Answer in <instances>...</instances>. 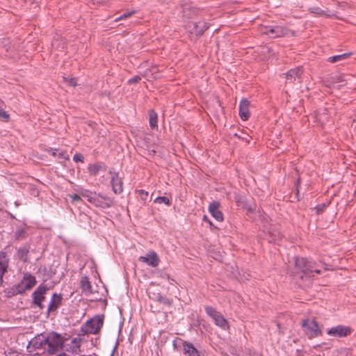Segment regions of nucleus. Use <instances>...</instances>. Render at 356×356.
Listing matches in <instances>:
<instances>
[{
	"mask_svg": "<svg viewBox=\"0 0 356 356\" xmlns=\"http://www.w3.org/2000/svg\"><path fill=\"white\" fill-rule=\"evenodd\" d=\"M68 337L62 336L60 334L51 331L46 334L47 355H53L62 350L65 343L69 339Z\"/></svg>",
	"mask_w": 356,
	"mask_h": 356,
	"instance_id": "obj_1",
	"label": "nucleus"
},
{
	"mask_svg": "<svg viewBox=\"0 0 356 356\" xmlns=\"http://www.w3.org/2000/svg\"><path fill=\"white\" fill-rule=\"evenodd\" d=\"M294 266L297 273H301L309 277L314 276V273L320 274L321 272L315 261L305 257H295Z\"/></svg>",
	"mask_w": 356,
	"mask_h": 356,
	"instance_id": "obj_2",
	"label": "nucleus"
},
{
	"mask_svg": "<svg viewBox=\"0 0 356 356\" xmlns=\"http://www.w3.org/2000/svg\"><path fill=\"white\" fill-rule=\"evenodd\" d=\"M46 333L37 334L29 342L27 351L32 355L47 354Z\"/></svg>",
	"mask_w": 356,
	"mask_h": 356,
	"instance_id": "obj_3",
	"label": "nucleus"
},
{
	"mask_svg": "<svg viewBox=\"0 0 356 356\" xmlns=\"http://www.w3.org/2000/svg\"><path fill=\"white\" fill-rule=\"evenodd\" d=\"M259 31L261 34L268 35L272 38L294 35L293 31L280 25L261 26Z\"/></svg>",
	"mask_w": 356,
	"mask_h": 356,
	"instance_id": "obj_4",
	"label": "nucleus"
},
{
	"mask_svg": "<svg viewBox=\"0 0 356 356\" xmlns=\"http://www.w3.org/2000/svg\"><path fill=\"white\" fill-rule=\"evenodd\" d=\"M103 325L104 315H97L83 323L80 330V335L97 334L100 332Z\"/></svg>",
	"mask_w": 356,
	"mask_h": 356,
	"instance_id": "obj_5",
	"label": "nucleus"
},
{
	"mask_svg": "<svg viewBox=\"0 0 356 356\" xmlns=\"http://www.w3.org/2000/svg\"><path fill=\"white\" fill-rule=\"evenodd\" d=\"M149 298L153 301L150 309L154 314L160 313L165 307H170L173 304L172 298L164 296L160 293H152Z\"/></svg>",
	"mask_w": 356,
	"mask_h": 356,
	"instance_id": "obj_6",
	"label": "nucleus"
},
{
	"mask_svg": "<svg viewBox=\"0 0 356 356\" xmlns=\"http://www.w3.org/2000/svg\"><path fill=\"white\" fill-rule=\"evenodd\" d=\"M301 327L304 333L309 339L316 338L323 334L321 328L315 319H302Z\"/></svg>",
	"mask_w": 356,
	"mask_h": 356,
	"instance_id": "obj_7",
	"label": "nucleus"
},
{
	"mask_svg": "<svg viewBox=\"0 0 356 356\" xmlns=\"http://www.w3.org/2000/svg\"><path fill=\"white\" fill-rule=\"evenodd\" d=\"M206 314L211 317L216 326L222 330H227L229 328L228 321L214 307L207 305L204 307Z\"/></svg>",
	"mask_w": 356,
	"mask_h": 356,
	"instance_id": "obj_8",
	"label": "nucleus"
},
{
	"mask_svg": "<svg viewBox=\"0 0 356 356\" xmlns=\"http://www.w3.org/2000/svg\"><path fill=\"white\" fill-rule=\"evenodd\" d=\"M36 279L31 274L26 273L24 274L21 282L14 285L18 294H22L26 291L31 289L36 284Z\"/></svg>",
	"mask_w": 356,
	"mask_h": 356,
	"instance_id": "obj_9",
	"label": "nucleus"
},
{
	"mask_svg": "<svg viewBox=\"0 0 356 356\" xmlns=\"http://www.w3.org/2000/svg\"><path fill=\"white\" fill-rule=\"evenodd\" d=\"M49 288L43 284H40L38 288L32 293V306H36L40 309L44 308L42 302L45 300V295Z\"/></svg>",
	"mask_w": 356,
	"mask_h": 356,
	"instance_id": "obj_10",
	"label": "nucleus"
},
{
	"mask_svg": "<svg viewBox=\"0 0 356 356\" xmlns=\"http://www.w3.org/2000/svg\"><path fill=\"white\" fill-rule=\"evenodd\" d=\"M353 332V330L350 326L343 325H338L332 327L327 330V334L331 337L339 338L346 337L350 336Z\"/></svg>",
	"mask_w": 356,
	"mask_h": 356,
	"instance_id": "obj_11",
	"label": "nucleus"
},
{
	"mask_svg": "<svg viewBox=\"0 0 356 356\" xmlns=\"http://www.w3.org/2000/svg\"><path fill=\"white\" fill-rule=\"evenodd\" d=\"M179 341L183 347V354L186 356H200V352L191 342L177 338L173 341L174 348H177L176 342Z\"/></svg>",
	"mask_w": 356,
	"mask_h": 356,
	"instance_id": "obj_12",
	"label": "nucleus"
},
{
	"mask_svg": "<svg viewBox=\"0 0 356 356\" xmlns=\"http://www.w3.org/2000/svg\"><path fill=\"white\" fill-rule=\"evenodd\" d=\"M187 27L191 33L197 36H201L209 29V26L204 21H199L197 22H188Z\"/></svg>",
	"mask_w": 356,
	"mask_h": 356,
	"instance_id": "obj_13",
	"label": "nucleus"
},
{
	"mask_svg": "<svg viewBox=\"0 0 356 356\" xmlns=\"http://www.w3.org/2000/svg\"><path fill=\"white\" fill-rule=\"evenodd\" d=\"M109 174L111 175V184L113 191L115 194L122 193L123 191V181L122 177L119 176L118 172H114L113 170H109Z\"/></svg>",
	"mask_w": 356,
	"mask_h": 356,
	"instance_id": "obj_14",
	"label": "nucleus"
},
{
	"mask_svg": "<svg viewBox=\"0 0 356 356\" xmlns=\"http://www.w3.org/2000/svg\"><path fill=\"white\" fill-rule=\"evenodd\" d=\"M138 260L153 268L157 267L160 262L157 253L154 250L149 251L146 256H140Z\"/></svg>",
	"mask_w": 356,
	"mask_h": 356,
	"instance_id": "obj_15",
	"label": "nucleus"
},
{
	"mask_svg": "<svg viewBox=\"0 0 356 356\" xmlns=\"http://www.w3.org/2000/svg\"><path fill=\"white\" fill-rule=\"evenodd\" d=\"M303 73V68L301 66L291 69L286 73L282 74L286 79V83H294L296 80H299Z\"/></svg>",
	"mask_w": 356,
	"mask_h": 356,
	"instance_id": "obj_16",
	"label": "nucleus"
},
{
	"mask_svg": "<svg viewBox=\"0 0 356 356\" xmlns=\"http://www.w3.org/2000/svg\"><path fill=\"white\" fill-rule=\"evenodd\" d=\"M63 295L61 293H54L51 298L49 304L47 308V314H49L51 312H56V310L62 305L63 304Z\"/></svg>",
	"mask_w": 356,
	"mask_h": 356,
	"instance_id": "obj_17",
	"label": "nucleus"
},
{
	"mask_svg": "<svg viewBox=\"0 0 356 356\" xmlns=\"http://www.w3.org/2000/svg\"><path fill=\"white\" fill-rule=\"evenodd\" d=\"M250 102L247 99H242L238 106L239 116L243 121L248 120L250 115L249 111Z\"/></svg>",
	"mask_w": 356,
	"mask_h": 356,
	"instance_id": "obj_18",
	"label": "nucleus"
},
{
	"mask_svg": "<svg viewBox=\"0 0 356 356\" xmlns=\"http://www.w3.org/2000/svg\"><path fill=\"white\" fill-rule=\"evenodd\" d=\"M220 203L218 202H213L209 206V211L211 216L218 221L222 222L224 219L222 211L219 209Z\"/></svg>",
	"mask_w": 356,
	"mask_h": 356,
	"instance_id": "obj_19",
	"label": "nucleus"
},
{
	"mask_svg": "<svg viewBox=\"0 0 356 356\" xmlns=\"http://www.w3.org/2000/svg\"><path fill=\"white\" fill-rule=\"evenodd\" d=\"M8 261L6 253L0 252V286L3 284V277L7 272Z\"/></svg>",
	"mask_w": 356,
	"mask_h": 356,
	"instance_id": "obj_20",
	"label": "nucleus"
},
{
	"mask_svg": "<svg viewBox=\"0 0 356 356\" xmlns=\"http://www.w3.org/2000/svg\"><path fill=\"white\" fill-rule=\"evenodd\" d=\"M80 288L85 295H90L93 293L91 282L87 276H83L80 280Z\"/></svg>",
	"mask_w": 356,
	"mask_h": 356,
	"instance_id": "obj_21",
	"label": "nucleus"
},
{
	"mask_svg": "<svg viewBox=\"0 0 356 356\" xmlns=\"http://www.w3.org/2000/svg\"><path fill=\"white\" fill-rule=\"evenodd\" d=\"M316 121L318 122L322 126L325 123L329 121V115L327 113V108H324L322 110L317 111L315 113Z\"/></svg>",
	"mask_w": 356,
	"mask_h": 356,
	"instance_id": "obj_22",
	"label": "nucleus"
},
{
	"mask_svg": "<svg viewBox=\"0 0 356 356\" xmlns=\"http://www.w3.org/2000/svg\"><path fill=\"white\" fill-rule=\"evenodd\" d=\"M106 165L103 163L90 164L88 167V173L91 176L97 175L101 170H106Z\"/></svg>",
	"mask_w": 356,
	"mask_h": 356,
	"instance_id": "obj_23",
	"label": "nucleus"
},
{
	"mask_svg": "<svg viewBox=\"0 0 356 356\" xmlns=\"http://www.w3.org/2000/svg\"><path fill=\"white\" fill-rule=\"evenodd\" d=\"M29 247L28 245H24L17 250V257L24 263L29 261Z\"/></svg>",
	"mask_w": 356,
	"mask_h": 356,
	"instance_id": "obj_24",
	"label": "nucleus"
},
{
	"mask_svg": "<svg viewBox=\"0 0 356 356\" xmlns=\"http://www.w3.org/2000/svg\"><path fill=\"white\" fill-rule=\"evenodd\" d=\"M351 55V53H345L340 55H336L327 58V61L331 63H337L348 58Z\"/></svg>",
	"mask_w": 356,
	"mask_h": 356,
	"instance_id": "obj_25",
	"label": "nucleus"
},
{
	"mask_svg": "<svg viewBox=\"0 0 356 356\" xmlns=\"http://www.w3.org/2000/svg\"><path fill=\"white\" fill-rule=\"evenodd\" d=\"M27 230L24 227H18L14 234V237L17 241L24 240L27 237Z\"/></svg>",
	"mask_w": 356,
	"mask_h": 356,
	"instance_id": "obj_26",
	"label": "nucleus"
},
{
	"mask_svg": "<svg viewBox=\"0 0 356 356\" xmlns=\"http://www.w3.org/2000/svg\"><path fill=\"white\" fill-rule=\"evenodd\" d=\"M149 126L150 127L154 129L155 128H157V120L158 116L157 113L154 110H150L149 111Z\"/></svg>",
	"mask_w": 356,
	"mask_h": 356,
	"instance_id": "obj_27",
	"label": "nucleus"
},
{
	"mask_svg": "<svg viewBox=\"0 0 356 356\" xmlns=\"http://www.w3.org/2000/svg\"><path fill=\"white\" fill-rule=\"evenodd\" d=\"M309 11L311 13H313V14H314V15H316L317 16H322V15H325L327 17H330L331 16L330 14L327 13L326 11L323 10L319 7H312V8H309Z\"/></svg>",
	"mask_w": 356,
	"mask_h": 356,
	"instance_id": "obj_28",
	"label": "nucleus"
},
{
	"mask_svg": "<svg viewBox=\"0 0 356 356\" xmlns=\"http://www.w3.org/2000/svg\"><path fill=\"white\" fill-rule=\"evenodd\" d=\"M81 195L87 199L91 203L96 196V194L88 190H83L80 193Z\"/></svg>",
	"mask_w": 356,
	"mask_h": 356,
	"instance_id": "obj_29",
	"label": "nucleus"
},
{
	"mask_svg": "<svg viewBox=\"0 0 356 356\" xmlns=\"http://www.w3.org/2000/svg\"><path fill=\"white\" fill-rule=\"evenodd\" d=\"M81 342V339H80V338L76 337L72 340L71 343L72 344V351L73 352L77 353V352L80 351Z\"/></svg>",
	"mask_w": 356,
	"mask_h": 356,
	"instance_id": "obj_30",
	"label": "nucleus"
},
{
	"mask_svg": "<svg viewBox=\"0 0 356 356\" xmlns=\"http://www.w3.org/2000/svg\"><path fill=\"white\" fill-rule=\"evenodd\" d=\"M154 202L158 204H165L167 206H170L171 204L170 200L165 196L157 197Z\"/></svg>",
	"mask_w": 356,
	"mask_h": 356,
	"instance_id": "obj_31",
	"label": "nucleus"
},
{
	"mask_svg": "<svg viewBox=\"0 0 356 356\" xmlns=\"http://www.w3.org/2000/svg\"><path fill=\"white\" fill-rule=\"evenodd\" d=\"M4 293L6 294V296L8 298H11L13 296L18 295L17 291L15 290V288L14 287V285L8 289H6L4 290Z\"/></svg>",
	"mask_w": 356,
	"mask_h": 356,
	"instance_id": "obj_32",
	"label": "nucleus"
},
{
	"mask_svg": "<svg viewBox=\"0 0 356 356\" xmlns=\"http://www.w3.org/2000/svg\"><path fill=\"white\" fill-rule=\"evenodd\" d=\"M63 80L65 83H67V84H69L70 86H77V79L75 78V77H73V78H67V77H63Z\"/></svg>",
	"mask_w": 356,
	"mask_h": 356,
	"instance_id": "obj_33",
	"label": "nucleus"
},
{
	"mask_svg": "<svg viewBox=\"0 0 356 356\" xmlns=\"http://www.w3.org/2000/svg\"><path fill=\"white\" fill-rule=\"evenodd\" d=\"M135 13L134 11H131V12H127V13H124L123 15H120V17H117L115 21V22H119L120 20H122V19H124L127 17H131V15H133Z\"/></svg>",
	"mask_w": 356,
	"mask_h": 356,
	"instance_id": "obj_34",
	"label": "nucleus"
},
{
	"mask_svg": "<svg viewBox=\"0 0 356 356\" xmlns=\"http://www.w3.org/2000/svg\"><path fill=\"white\" fill-rule=\"evenodd\" d=\"M73 161L74 162H84V156L82 154L76 153L73 156Z\"/></svg>",
	"mask_w": 356,
	"mask_h": 356,
	"instance_id": "obj_35",
	"label": "nucleus"
},
{
	"mask_svg": "<svg viewBox=\"0 0 356 356\" xmlns=\"http://www.w3.org/2000/svg\"><path fill=\"white\" fill-rule=\"evenodd\" d=\"M70 197L72 199V203H76V202H81L82 200H81V195H77V194H72V195H69Z\"/></svg>",
	"mask_w": 356,
	"mask_h": 356,
	"instance_id": "obj_36",
	"label": "nucleus"
},
{
	"mask_svg": "<svg viewBox=\"0 0 356 356\" xmlns=\"http://www.w3.org/2000/svg\"><path fill=\"white\" fill-rule=\"evenodd\" d=\"M138 193L140 199L143 200H146L149 195L148 192H147L143 189L138 190Z\"/></svg>",
	"mask_w": 356,
	"mask_h": 356,
	"instance_id": "obj_37",
	"label": "nucleus"
},
{
	"mask_svg": "<svg viewBox=\"0 0 356 356\" xmlns=\"http://www.w3.org/2000/svg\"><path fill=\"white\" fill-rule=\"evenodd\" d=\"M0 119H2L4 122H8L10 115L7 113V112L0 110Z\"/></svg>",
	"mask_w": 356,
	"mask_h": 356,
	"instance_id": "obj_38",
	"label": "nucleus"
},
{
	"mask_svg": "<svg viewBox=\"0 0 356 356\" xmlns=\"http://www.w3.org/2000/svg\"><path fill=\"white\" fill-rule=\"evenodd\" d=\"M141 80V77L138 75H136L128 80V83L129 85L134 84L138 83Z\"/></svg>",
	"mask_w": 356,
	"mask_h": 356,
	"instance_id": "obj_39",
	"label": "nucleus"
},
{
	"mask_svg": "<svg viewBox=\"0 0 356 356\" xmlns=\"http://www.w3.org/2000/svg\"><path fill=\"white\" fill-rule=\"evenodd\" d=\"M91 204H94L97 207H104L102 204V202L97 197V195L95 196Z\"/></svg>",
	"mask_w": 356,
	"mask_h": 356,
	"instance_id": "obj_40",
	"label": "nucleus"
},
{
	"mask_svg": "<svg viewBox=\"0 0 356 356\" xmlns=\"http://www.w3.org/2000/svg\"><path fill=\"white\" fill-rule=\"evenodd\" d=\"M325 207H326V204H318L315 207V209H316V213L318 214L323 213V211L325 210Z\"/></svg>",
	"mask_w": 356,
	"mask_h": 356,
	"instance_id": "obj_41",
	"label": "nucleus"
},
{
	"mask_svg": "<svg viewBox=\"0 0 356 356\" xmlns=\"http://www.w3.org/2000/svg\"><path fill=\"white\" fill-rule=\"evenodd\" d=\"M58 158L64 159L65 160L69 159V156L67 154L66 151H62L58 154H57Z\"/></svg>",
	"mask_w": 356,
	"mask_h": 356,
	"instance_id": "obj_42",
	"label": "nucleus"
},
{
	"mask_svg": "<svg viewBox=\"0 0 356 356\" xmlns=\"http://www.w3.org/2000/svg\"><path fill=\"white\" fill-rule=\"evenodd\" d=\"M56 151H57V149H54L51 147H49L48 149H46V152L51 153V154L54 157L57 156Z\"/></svg>",
	"mask_w": 356,
	"mask_h": 356,
	"instance_id": "obj_43",
	"label": "nucleus"
},
{
	"mask_svg": "<svg viewBox=\"0 0 356 356\" xmlns=\"http://www.w3.org/2000/svg\"><path fill=\"white\" fill-rule=\"evenodd\" d=\"M275 238H273L272 240H269L270 242L274 241L276 242L277 238L280 239L282 238V236L278 233L277 236H274Z\"/></svg>",
	"mask_w": 356,
	"mask_h": 356,
	"instance_id": "obj_44",
	"label": "nucleus"
},
{
	"mask_svg": "<svg viewBox=\"0 0 356 356\" xmlns=\"http://www.w3.org/2000/svg\"><path fill=\"white\" fill-rule=\"evenodd\" d=\"M300 184V178H299V179H298L297 182H296V188H296V195H297L299 193L298 187H299Z\"/></svg>",
	"mask_w": 356,
	"mask_h": 356,
	"instance_id": "obj_45",
	"label": "nucleus"
},
{
	"mask_svg": "<svg viewBox=\"0 0 356 356\" xmlns=\"http://www.w3.org/2000/svg\"><path fill=\"white\" fill-rule=\"evenodd\" d=\"M249 356H261V354L256 352H250L248 355Z\"/></svg>",
	"mask_w": 356,
	"mask_h": 356,
	"instance_id": "obj_46",
	"label": "nucleus"
},
{
	"mask_svg": "<svg viewBox=\"0 0 356 356\" xmlns=\"http://www.w3.org/2000/svg\"><path fill=\"white\" fill-rule=\"evenodd\" d=\"M209 224L210 225L211 229H218V227L216 226H215L211 221H209Z\"/></svg>",
	"mask_w": 356,
	"mask_h": 356,
	"instance_id": "obj_47",
	"label": "nucleus"
},
{
	"mask_svg": "<svg viewBox=\"0 0 356 356\" xmlns=\"http://www.w3.org/2000/svg\"><path fill=\"white\" fill-rule=\"evenodd\" d=\"M203 220H204V222H208V223H209V221H211V220L208 218V217H207V216H204V217H203Z\"/></svg>",
	"mask_w": 356,
	"mask_h": 356,
	"instance_id": "obj_48",
	"label": "nucleus"
},
{
	"mask_svg": "<svg viewBox=\"0 0 356 356\" xmlns=\"http://www.w3.org/2000/svg\"><path fill=\"white\" fill-rule=\"evenodd\" d=\"M6 356H17L15 353H10L9 355H6Z\"/></svg>",
	"mask_w": 356,
	"mask_h": 356,
	"instance_id": "obj_49",
	"label": "nucleus"
},
{
	"mask_svg": "<svg viewBox=\"0 0 356 356\" xmlns=\"http://www.w3.org/2000/svg\"><path fill=\"white\" fill-rule=\"evenodd\" d=\"M338 81H343V80L341 79V76H339V77H338Z\"/></svg>",
	"mask_w": 356,
	"mask_h": 356,
	"instance_id": "obj_50",
	"label": "nucleus"
},
{
	"mask_svg": "<svg viewBox=\"0 0 356 356\" xmlns=\"http://www.w3.org/2000/svg\"><path fill=\"white\" fill-rule=\"evenodd\" d=\"M186 9H184L183 13H184V15H186Z\"/></svg>",
	"mask_w": 356,
	"mask_h": 356,
	"instance_id": "obj_51",
	"label": "nucleus"
},
{
	"mask_svg": "<svg viewBox=\"0 0 356 356\" xmlns=\"http://www.w3.org/2000/svg\"><path fill=\"white\" fill-rule=\"evenodd\" d=\"M101 197H102L103 199L106 200V199H108V197H104V196H100Z\"/></svg>",
	"mask_w": 356,
	"mask_h": 356,
	"instance_id": "obj_52",
	"label": "nucleus"
}]
</instances>
